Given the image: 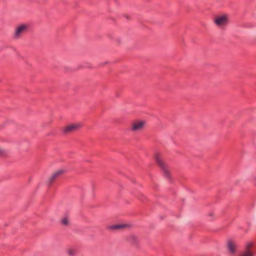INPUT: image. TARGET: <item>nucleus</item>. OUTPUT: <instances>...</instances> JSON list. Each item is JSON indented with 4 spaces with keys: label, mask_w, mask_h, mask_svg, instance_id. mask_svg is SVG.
I'll list each match as a JSON object with an SVG mask.
<instances>
[{
    "label": "nucleus",
    "mask_w": 256,
    "mask_h": 256,
    "mask_svg": "<svg viewBox=\"0 0 256 256\" xmlns=\"http://www.w3.org/2000/svg\"><path fill=\"white\" fill-rule=\"evenodd\" d=\"M240 256H253V254L251 252H247L242 253Z\"/></svg>",
    "instance_id": "nucleus-11"
},
{
    "label": "nucleus",
    "mask_w": 256,
    "mask_h": 256,
    "mask_svg": "<svg viewBox=\"0 0 256 256\" xmlns=\"http://www.w3.org/2000/svg\"><path fill=\"white\" fill-rule=\"evenodd\" d=\"M62 223L64 226H67L68 224V218L66 216L62 220Z\"/></svg>",
    "instance_id": "nucleus-10"
},
{
    "label": "nucleus",
    "mask_w": 256,
    "mask_h": 256,
    "mask_svg": "<svg viewBox=\"0 0 256 256\" xmlns=\"http://www.w3.org/2000/svg\"><path fill=\"white\" fill-rule=\"evenodd\" d=\"M64 172L62 170H58L55 172L52 175L50 178L48 180L49 184H52L56 178H57L60 174Z\"/></svg>",
    "instance_id": "nucleus-6"
},
{
    "label": "nucleus",
    "mask_w": 256,
    "mask_h": 256,
    "mask_svg": "<svg viewBox=\"0 0 256 256\" xmlns=\"http://www.w3.org/2000/svg\"><path fill=\"white\" fill-rule=\"evenodd\" d=\"M155 160L158 166L162 170L164 176L166 178L169 179L170 178V172L166 168L165 164L162 161L160 156L158 154H156L155 156Z\"/></svg>",
    "instance_id": "nucleus-1"
},
{
    "label": "nucleus",
    "mask_w": 256,
    "mask_h": 256,
    "mask_svg": "<svg viewBox=\"0 0 256 256\" xmlns=\"http://www.w3.org/2000/svg\"><path fill=\"white\" fill-rule=\"evenodd\" d=\"M68 253H69L70 255V256H72L74 254V253L72 250H70L68 251Z\"/></svg>",
    "instance_id": "nucleus-13"
},
{
    "label": "nucleus",
    "mask_w": 256,
    "mask_h": 256,
    "mask_svg": "<svg viewBox=\"0 0 256 256\" xmlns=\"http://www.w3.org/2000/svg\"><path fill=\"white\" fill-rule=\"evenodd\" d=\"M128 226V225L127 224H115L112 225L108 226V228L110 230H119L122 228H124Z\"/></svg>",
    "instance_id": "nucleus-8"
},
{
    "label": "nucleus",
    "mask_w": 256,
    "mask_h": 256,
    "mask_svg": "<svg viewBox=\"0 0 256 256\" xmlns=\"http://www.w3.org/2000/svg\"><path fill=\"white\" fill-rule=\"evenodd\" d=\"M80 126V125L79 124H72L66 127L64 129L63 132L64 133H68L69 132H74L77 130L78 128H79Z\"/></svg>",
    "instance_id": "nucleus-5"
},
{
    "label": "nucleus",
    "mask_w": 256,
    "mask_h": 256,
    "mask_svg": "<svg viewBox=\"0 0 256 256\" xmlns=\"http://www.w3.org/2000/svg\"><path fill=\"white\" fill-rule=\"evenodd\" d=\"M254 246V242L252 241H248L246 243L245 248L246 251L250 252V248Z\"/></svg>",
    "instance_id": "nucleus-9"
},
{
    "label": "nucleus",
    "mask_w": 256,
    "mask_h": 256,
    "mask_svg": "<svg viewBox=\"0 0 256 256\" xmlns=\"http://www.w3.org/2000/svg\"><path fill=\"white\" fill-rule=\"evenodd\" d=\"M4 154V152L1 150H0V156H2Z\"/></svg>",
    "instance_id": "nucleus-12"
},
{
    "label": "nucleus",
    "mask_w": 256,
    "mask_h": 256,
    "mask_svg": "<svg viewBox=\"0 0 256 256\" xmlns=\"http://www.w3.org/2000/svg\"><path fill=\"white\" fill-rule=\"evenodd\" d=\"M227 247L230 254H234L236 252V246L232 240H230L228 241Z\"/></svg>",
    "instance_id": "nucleus-7"
},
{
    "label": "nucleus",
    "mask_w": 256,
    "mask_h": 256,
    "mask_svg": "<svg viewBox=\"0 0 256 256\" xmlns=\"http://www.w3.org/2000/svg\"><path fill=\"white\" fill-rule=\"evenodd\" d=\"M28 26L26 25L22 24L19 26L16 29V30L15 32L14 36L15 38H18L20 36L26 32L27 30Z\"/></svg>",
    "instance_id": "nucleus-2"
},
{
    "label": "nucleus",
    "mask_w": 256,
    "mask_h": 256,
    "mask_svg": "<svg viewBox=\"0 0 256 256\" xmlns=\"http://www.w3.org/2000/svg\"><path fill=\"white\" fill-rule=\"evenodd\" d=\"M145 122L144 121L136 122L132 124L130 128L132 131H138L142 130L144 126Z\"/></svg>",
    "instance_id": "nucleus-4"
},
{
    "label": "nucleus",
    "mask_w": 256,
    "mask_h": 256,
    "mask_svg": "<svg viewBox=\"0 0 256 256\" xmlns=\"http://www.w3.org/2000/svg\"><path fill=\"white\" fill-rule=\"evenodd\" d=\"M214 22L218 26H224L228 23L227 17L225 16H220L214 19Z\"/></svg>",
    "instance_id": "nucleus-3"
}]
</instances>
